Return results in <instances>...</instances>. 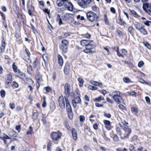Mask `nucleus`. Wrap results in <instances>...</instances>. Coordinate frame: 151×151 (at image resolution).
I'll list each match as a JSON object with an SVG mask.
<instances>
[{
    "label": "nucleus",
    "instance_id": "1",
    "mask_svg": "<svg viewBox=\"0 0 151 151\" xmlns=\"http://www.w3.org/2000/svg\"><path fill=\"white\" fill-rule=\"evenodd\" d=\"M128 124V123L125 121L122 122L121 123H119V126L123 129L121 134H120L121 135V137L122 139L128 138L129 135L131 132V129L127 125Z\"/></svg>",
    "mask_w": 151,
    "mask_h": 151
},
{
    "label": "nucleus",
    "instance_id": "2",
    "mask_svg": "<svg viewBox=\"0 0 151 151\" xmlns=\"http://www.w3.org/2000/svg\"><path fill=\"white\" fill-rule=\"evenodd\" d=\"M114 94L112 97L115 101L117 104H123L124 101L122 97L120 96V92L119 91H115L113 92Z\"/></svg>",
    "mask_w": 151,
    "mask_h": 151
},
{
    "label": "nucleus",
    "instance_id": "3",
    "mask_svg": "<svg viewBox=\"0 0 151 151\" xmlns=\"http://www.w3.org/2000/svg\"><path fill=\"white\" fill-rule=\"evenodd\" d=\"M86 16L88 19L91 22L96 20L98 18L97 14L92 12H87Z\"/></svg>",
    "mask_w": 151,
    "mask_h": 151
},
{
    "label": "nucleus",
    "instance_id": "4",
    "mask_svg": "<svg viewBox=\"0 0 151 151\" xmlns=\"http://www.w3.org/2000/svg\"><path fill=\"white\" fill-rule=\"evenodd\" d=\"M61 136V134L58 131L56 132H53L50 134V137L54 141L55 143V141H57L60 139Z\"/></svg>",
    "mask_w": 151,
    "mask_h": 151
},
{
    "label": "nucleus",
    "instance_id": "5",
    "mask_svg": "<svg viewBox=\"0 0 151 151\" xmlns=\"http://www.w3.org/2000/svg\"><path fill=\"white\" fill-rule=\"evenodd\" d=\"M76 93L77 94L76 96H74L73 99L72 100V103L73 106L76 108L77 106L76 104L80 103L81 102V100L79 97V94L77 91H76Z\"/></svg>",
    "mask_w": 151,
    "mask_h": 151
},
{
    "label": "nucleus",
    "instance_id": "6",
    "mask_svg": "<svg viewBox=\"0 0 151 151\" xmlns=\"http://www.w3.org/2000/svg\"><path fill=\"white\" fill-rule=\"evenodd\" d=\"M70 86L68 83H65L64 85V93L66 97H68L70 96Z\"/></svg>",
    "mask_w": 151,
    "mask_h": 151
},
{
    "label": "nucleus",
    "instance_id": "7",
    "mask_svg": "<svg viewBox=\"0 0 151 151\" xmlns=\"http://www.w3.org/2000/svg\"><path fill=\"white\" fill-rule=\"evenodd\" d=\"M143 8L146 12L151 15V7L150 4L148 3H144Z\"/></svg>",
    "mask_w": 151,
    "mask_h": 151
},
{
    "label": "nucleus",
    "instance_id": "8",
    "mask_svg": "<svg viewBox=\"0 0 151 151\" xmlns=\"http://www.w3.org/2000/svg\"><path fill=\"white\" fill-rule=\"evenodd\" d=\"M58 102L59 105L62 109L65 108V103L64 99L63 96H60L58 99Z\"/></svg>",
    "mask_w": 151,
    "mask_h": 151
},
{
    "label": "nucleus",
    "instance_id": "9",
    "mask_svg": "<svg viewBox=\"0 0 151 151\" xmlns=\"http://www.w3.org/2000/svg\"><path fill=\"white\" fill-rule=\"evenodd\" d=\"M66 103V109L68 113H70L72 112V109L70 102L67 98L65 97Z\"/></svg>",
    "mask_w": 151,
    "mask_h": 151
},
{
    "label": "nucleus",
    "instance_id": "10",
    "mask_svg": "<svg viewBox=\"0 0 151 151\" xmlns=\"http://www.w3.org/2000/svg\"><path fill=\"white\" fill-rule=\"evenodd\" d=\"M65 8L70 11H72L73 9V6L72 4L69 2H67L64 5Z\"/></svg>",
    "mask_w": 151,
    "mask_h": 151
},
{
    "label": "nucleus",
    "instance_id": "11",
    "mask_svg": "<svg viewBox=\"0 0 151 151\" xmlns=\"http://www.w3.org/2000/svg\"><path fill=\"white\" fill-rule=\"evenodd\" d=\"M103 122L105 125V128L108 130H110L111 129L110 122L109 121L104 120H103Z\"/></svg>",
    "mask_w": 151,
    "mask_h": 151
},
{
    "label": "nucleus",
    "instance_id": "12",
    "mask_svg": "<svg viewBox=\"0 0 151 151\" xmlns=\"http://www.w3.org/2000/svg\"><path fill=\"white\" fill-rule=\"evenodd\" d=\"M92 41V40H82L81 41V44L83 46H86L88 44H90Z\"/></svg>",
    "mask_w": 151,
    "mask_h": 151
},
{
    "label": "nucleus",
    "instance_id": "13",
    "mask_svg": "<svg viewBox=\"0 0 151 151\" xmlns=\"http://www.w3.org/2000/svg\"><path fill=\"white\" fill-rule=\"evenodd\" d=\"M12 76L11 75H8L6 79V84L9 86L12 82Z\"/></svg>",
    "mask_w": 151,
    "mask_h": 151
},
{
    "label": "nucleus",
    "instance_id": "14",
    "mask_svg": "<svg viewBox=\"0 0 151 151\" xmlns=\"http://www.w3.org/2000/svg\"><path fill=\"white\" fill-rule=\"evenodd\" d=\"M1 45L0 47L1 53H3L4 51L5 47V41L3 37L1 39Z\"/></svg>",
    "mask_w": 151,
    "mask_h": 151
},
{
    "label": "nucleus",
    "instance_id": "15",
    "mask_svg": "<svg viewBox=\"0 0 151 151\" xmlns=\"http://www.w3.org/2000/svg\"><path fill=\"white\" fill-rule=\"evenodd\" d=\"M71 132L74 139L75 140H76L77 139V135L76 130L75 129L73 128L71 130Z\"/></svg>",
    "mask_w": 151,
    "mask_h": 151
},
{
    "label": "nucleus",
    "instance_id": "16",
    "mask_svg": "<svg viewBox=\"0 0 151 151\" xmlns=\"http://www.w3.org/2000/svg\"><path fill=\"white\" fill-rule=\"evenodd\" d=\"M67 2H65L64 0H57L56 4L58 6L61 7L65 5Z\"/></svg>",
    "mask_w": 151,
    "mask_h": 151
},
{
    "label": "nucleus",
    "instance_id": "17",
    "mask_svg": "<svg viewBox=\"0 0 151 151\" xmlns=\"http://www.w3.org/2000/svg\"><path fill=\"white\" fill-rule=\"evenodd\" d=\"M135 28L137 30H139L143 27V25L141 23L136 22L134 24Z\"/></svg>",
    "mask_w": 151,
    "mask_h": 151
},
{
    "label": "nucleus",
    "instance_id": "18",
    "mask_svg": "<svg viewBox=\"0 0 151 151\" xmlns=\"http://www.w3.org/2000/svg\"><path fill=\"white\" fill-rule=\"evenodd\" d=\"M70 69V65L68 63H66L64 69V73L65 74H68Z\"/></svg>",
    "mask_w": 151,
    "mask_h": 151
},
{
    "label": "nucleus",
    "instance_id": "19",
    "mask_svg": "<svg viewBox=\"0 0 151 151\" xmlns=\"http://www.w3.org/2000/svg\"><path fill=\"white\" fill-rule=\"evenodd\" d=\"M58 61L59 64L61 66L63 64V61L62 57L59 54L58 55Z\"/></svg>",
    "mask_w": 151,
    "mask_h": 151
},
{
    "label": "nucleus",
    "instance_id": "20",
    "mask_svg": "<svg viewBox=\"0 0 151 151\" xmlns=\"http://www.w3.org/2000/svg\"><path fill=\"white\" fill-rule=\"evenodd\" d=\"M145 26L143 27L139 30L140 32L144 35H146L148 34V32L146 29L144 27Z\"/></svg>",
    "mask_w": 151,
    "mask_h": 151
},
{
    "label": "nucleus",
    "instance_id": "21",
    "mask_svg": "<svg viewBox=\"0 0 151 151\" xmlns=\"http://www.w3.org/2000/svg\"><path fill=\"white\" fill-rule=\"evenodd\" d=\"M18 76L23 80H24V78L26 79L25 74L20 71L18 72Z\"/></svg>",
    "mask_w": 151,
    "mask_h": 151
},
{
    "label": "nucleus",
    "instance_id": "22",
    "mask_svg": "<svg viewBox=\"0 0 151 151\" xmlns=\"http://www.w3.org/2000/svg\"><path fill=\"white\" fill-rule=\"evenodd\" d=\"M139 82L143 84H145L147 85H148L151 86V82H146L145 80L141 78H140L139 79Z\"/></svg>",
    "mask_w": 151,
    "mask_h": 151
},
{
    "label": "nucleus",
    "instance_id": "23",
    "mask_svg": "<svg viewBox=\"0 0 151 151\" xmlns=\"http://www.w3.org/2000/svg\"><path fill=\"white\" fill-rule=\"evenodd\" d=\"M90 83L92 84L95 86H101L102 85V83L101 82H99L96 81H90Z\"/></svg>",
    "mask_w": 151,
    "mask_h": 151
},
{
    "label": "nucleus",
    "instance_id": "24",
    "mask_svg": "<svg viewBox=\"0 0 151 151\" xmlns=\"http://www.w3.org/2000/svg\"><path fill=\"white\" fill-rule=\"evenodd\" d=\"M78 4L81 7L83 8H86L87 7V4H85V3H84V2H79L78 3Z\"/></svg>",
    "mask_w": 151,
    "mask_h": 151
},
{
    "label": "nucleus",
    "instance_id": "25",
    "mask_svg": "<svg viewBox=\"0 0 151 151\" xmlns=\"http://www.w3.org/2000/svg\"><path fill=\"white\" fill-rule=\"evenodd\" d=\"M12 68L14 72L17 73L19 71V70L17 69V67L15 64V63L14 62L13 63Z\"/></svg>",
    "mask_w": 151,
    "mask_h": 151
},
{
    "label": "nucleus",
    "instance_id": "26",
    "mask_svg": "<svg viewBox=\"0 0 151 151\" xmlns=\"http://www.w3.org/2000/svg\"><path fill=\"white\" fill-rule=\"evenodd\" d=\"M27 70L28 73L31 75L33 72L32 67L31 65H29L27 68Z\"/></svg>",
    "mask_w": 151,
    "mask_h": 151
},
{
    "label": "nucleus",
    "instance_id": "27",
    "mask_svg": "<svg viewBox=\"0 0 151 151\" xmlns=\"http://www.w3.org/2000/svg\"><path fill=\"white\" fill-rule=\"evenodd\" d=\"M62 45L67 46L68 44V41L66 40H63L62 41Z\"/></svg>",
    "mask_w": 151,
    "mask_h": 151
},
{
    "label": "nucleus",
    "instance_id": "28",
    "mask_svg": "<svg viewBox=\"0 0 151 151\" xmlns=\"http://www.w3.org/2000/svg\"><path fill=\"white\" fill-rule=\"evenodd\" d=\"M104 99V98L101 96H100L99 97L95 99L93 101H95L99 102L102 100Z\"/></svg>",
    "mask_w": 151,
    "mask_h": 151
},
{
    "label": "nucleus",
    "instance_id": "29",
    "mask_svg": "<svg viewBox=\"0 0 151 151\" xmlns=\"http://www.w3.org/2000/svg\"><path fill=\"white\" fill-rule=\"evenodd\" d=\"M94 47V45L89 44L86 46V48L88 50H91V49L93 48Z\"/></svg>",
    "mask_w": 151,
    "mask_h": 151
},
{
    "label": "nucleus",
    "instance_id": "30",
    "mask_svg": "<svg viewBox=\"0 0 151 151\" xmlns=\"http://www.w3.org/2000/svg\"><path fill=\"white\" fill-rule=\"evenodd\" d=\"M128 31L129 33L132 36L134 34V30L132 27H129L128 28Z\"/></svg>",
    "mask_w": 151,
    "mask_h": 151
},
{
    "label": "nucleus",
    "instance_id": "31",
    "mask_svg": "<svg viewBox=\"0 0 151 151\" xmlns=\"http://www.w3.org/2000/svg\"><path fill=\"white\" fill-rule=\"evenodd\" d=\"M131 111L134 114H136L137 112V109L136 107H133L131 108Z\"/></svg>",
    "mask_w": 151,
    "mask_h": 151
},
{
    "label": "nucleus",
    "instance_id": "32",
    "mask_svg": "<svg viewBox=\"0 0 151 151\" xmlns=\"http://www.w3.org/2000/svg\"><path fill=\"white\" fill-rule=\"evenodd\" d=\"M43 102L42 104V106L43 107H45L47 105V104L46 101V98L45 96H44L43 98Z\"/></svg>",
    "mask_w": 151,
    "mask_h": 151
},
{
    "label": "nucleus",
    "instance_id": "33",
    "mask_svg": "<svg viewBox=\"0 0 151 151\" xmlns=\"http://www.w3.org/2000/svg\"><path fill=\"white\" fill-rule=\"evenodd\" d=\"M124 81L126 83H129L131 82L130 79L128 77H124L123 79Z\"/></svg>",
    "mask_w": 151,
    "mask_h": 151
},
{
    "label": "nucleus",
    "instance_id": "34",
    "mask_svg": "<svg viewBox=\"0 0 151 151\" xmlns=\"http://www.w3.org/2000/svg\"><path fill=\"white\" fill-rule=\"evenodd\" d=\"M61 48L63 52L65 53L67 52V46L61 45Z\"/></svg>",
    "mask_w": 151,
    "mask_h": 151
},
{
    "label": "nucleus",
    "instance_id": "35",
    "mask_svg": "<svg viewBox=\"0 0 151 151\" xmlns=\"http://www.w3.org/2000/svg\"><path fill=\"white\" fill-rule=\"evenodd\" d=\"M96 118L95 115H92L90 116L89 117V120L91 122H93L94 121V119Z\"/></svg>",
    "mask_w": 151,
    "mask_h": 151
},
{
    "label": "nucleus",
    "instance_id": "36",
    "mask_svg": "<svg viewBox=\"0 0 151 151\" xmlns=\"http://www.w3.org/2000/svg\"><path fill=\"white\" fill-rule=\"evenodd\" d=\"M38 114L37 113H34L32 116V118L33 119L36 120L38 118Z\"/></svg>",
    "mask_w": 151,
    "mask_h": 151
},
{
    "label": "nucleus",
    "instance_id": "37",
    "mask_svg": "<svg viewBox=\"0 0 151 151\" xmlns=\"http://www.w3.org/2000/svg\"><path fill=\"white\" fill-rule=\"evenodd\" d=\"M32 128L31 126H30L29 128V130L27 132V134H31L32 133Z\"/></svg>",
    "mask_w": 151,
    "mask_h": 151
},
{
    "label": "nucleus",
    "instance_id": "38",
    "mask_svg": "<svg viewBox=\"0 0 151 151\" xmlns=\"http://www.w3.org/2000/svg\"><path fill=\"white\" fill-rule=\"evenodd\" d=\"M78 82L80 83L79 86H83V84L84 82V81L83 80L82 78H78Z\"/></svg>",
    "mask_w": 151,
    "mask_h": 151
},
{
    "label": "nucleus",
    "instance_id": "39",
    "mask_svg": "<svg viewBox=\"0 0 151 151\" xmlns=\"http://www.w3.org/2000/svg\"><path fill=\"white\" fill-rule=\"evenodd\" d=\"M116 33H117L118 35L119 36V37H122L123 36V35L122 34V32L120 30H117L116 31Z\"/></svg>",
    "mask_w": 151,
    "mask_h": 151
},
{
    "label": "nucleus",
    "instance_id": "40",
    "mask_svg": "<svg viewBox=\"0 0 151 151\" xmlns=\"http://www.w3.org/2000/svg\"><path fill=\"white\" fill-rule=\"evenodd\" d=\"M26 83H28L29 82H31L32 80L29 78L26 77V79L24 78L23 80Z\"/></svg>",
    "mask_w": 151,
    "mask_h": 151
},
{
    "label": "nucleus",
    "instance_id": "41",
    "mask_svg": "<svg viewBox=\"0 0 151 151\" xmlns=\"http://www.w3.org/2000/svg\"><path fill=\"white\" fill-rule=\"evenodd\" d=\"M83 52L86 53H93L94 51L86 49L83 50Z\"/></svg>",
    "mask_w": 151,
    "mask_h": 151
},
{
    "label": "nucleus",
    "instance_id": "42",
    "mask_svg": "<svg viewBox=\"0 0 151 151\" xmlns=\"http://www.w3.org/2000/svg\"><path fill=\"white\" fill-rule=\"evenodd\" d=\"M144 64V62H143V61H140L139 62L138 64V66L140 68L143 66Z\"/></svg>",
    "mask_w": 151,
    "mask_h": 151
},
{
    "label": "nucleus",
    "instance_id": "43",
    "mask_svg": "<svg viewBox=\"0 0 151 151\" xmlns=\"http://www.w3.org/2000/svg\"><path fill=\"white\" fill-rule=\"evenodd\" d=\"M143 44L145 45L149 49H150L151 48V47L150 45L147 42H143Z\"/></svg>",
    "mask_w": 151,
    "mask_h": 151
},
{
    "label": "nucleus",
    "instance_id": "44",
    "mask_svg": "<svg viewBox=\"0 0 151 151\" xmlns=\"http://www.w3.org/2000/svg\"><path fill=\"white\" fill-rule=\"evenodd\" d=\"M0 139H10V138L6 135H5L4 137L0 136Z\"/></svg>",
    "mask_w": 151,
    "mask_h": 151
},
{
    "label": "nucleus",
    "instance_id": "45",
    "mask_svg": "<svg viewBox=\"0 0 151 151\" xmlns=\"http://www.w3.org/2000/svg\"><path fill=\"white\" fill-rule=\"evenodd\" d=\"M0 93L1 96L2 97L4 98L5 96L6 93L5 91L3 90H2L1 91Z\"/></svg>",
    "mask_w": 151,
    "mask_h": 151
},
{
    "label": "nucleus",
    "instance_id": "46",
    "mask_svg": "<svg viewBox=\"0 0 151 151\" xmlns=\"http://www.w3.org/2000/svg\"><path fill=\"white\" fill-rule=\"evenodd\" d=\"M45 89L46 91L47 92H50L52 90L51 88L49 86H47L45 87Z\"/></svg>",
    "mask_w": 151,
    "mask_h": 151
},
{
    "label": "nucleus",
    "instance_id": "47",
    "mask_svg": "<svg viewBox=\"0 0 151 151\" xmlns=\"http://www.w3.org/2000/svg\"><path fill=\"white\" fill-rule=\"evenodd\" d=\"M145 99L147 104H150V98L148 96H146L145 97Z\"/></svg>",
    "mask_w": 151,
    "mask_h": 151
},
{
    "label": "nucleus",
    "instance_id": "48",
    "mask_svg": "<svg viewBox=\"0 0 151 151\" xmlns=\"http://www.w3.org/2000/svg\"><path fill=\"white\" fill-rule=\"evenodd\" d=\"M83 37L87 38H89L91 37V35L88 33H87L85 34H83Z\"/></svg>",
    "mask_w": 151,
    "mask_h": 151
},
{
    "label": "nucleus",
    "instance_id": "49",
    "mask_svg": "<svg viewBox=\"0 0 151 151\" xmlns=\"http://www.w3.org/2000/svg\"><path fill=\"white\" fill-rule=\"evenodd\" d=\"M129 149L130 151H135L134 147L132 145H130Z\"/></svg>",
    "mask_w": 151,
    "mask_h": 151
},
{
    "label": "nucleus",
    "instance_id": "50",
    "mask_svg": "<svg viewBox=\"0 0 151 151\" xmlns=\"http://www.w3.org/2000/svg\"><path fill=\"white\" fill-rule=\"evenodd\" d=\"M85 119V117L84 116L81 115L80 116V120L81 122H83Z\"/></svg>",
    "mask_w": 151,
    "mask_h": 151
},
{
    "label": "nucleus",
    "instance_id": "51",
    "mask_svg": "<svg viewBox=\"0 0 151 151\" xmlns=\"http://www.w3.org/2000/svg\"><path fill=\"white\" fill-rule=\"evenodd\" d=\"M89 88L92 90H95L97 89V88L95 86H90Z\"/></svg>",
    "mask_w": 151,
    "mask_h": 151
},
{
    "label": "nucleus",
    "instance_id": "52",
    "mask_svg": "<svg viewBox=\"0 0 151 151\" xmlns=\"http://www.w3.org/2000/svg\"><path fill=\"white\" fill-rule=\"evenodd\" d=\"M9 106L11 109H13L15 108V104L14 103H10L9 104Z\"/></svg>",
    "mask_w": 151,
    "mask_h": 151
},
{
    "label": "nucleus",
    "instance_id": "53",
    "mask_svg": "<svg viewBox=\"0 0 151 151\" xmlns=\"http://www.w3.org/2000/svg\"><path fill=\"white\" fill-rule=\"evenodd\" d=\"M82 1L88 4L91 2V0H82Z\"/></svg>",
    "mask_w": 151,
    "mask_h": 151
},
{
    "label": "nucleus",
    "instance_id": "54",
    "mask_svg": "<svg viewBox=\"0 0 151 151\" xmlns=\"http://www.w3.org/2000/svg\"><path fill=\"white\" fill-rule=\"evenodd\" d=\"M93 10L94 11H96L98 10V8L96 6L94 5L92 7Z\"/></svg>",
    "mask_w": 151,
    "mask_h": 151
},
{
    "label": "nucleus",
    "instance_id": "55",
    "mask_svg": "<svg viewBox=\"0 0 151 151\" xmlns=\"http://www.w3.org/2000/svg\"><path fill=\"white\" fill-rule=\"evenodd\" d=\"M16 129L19 132L20 131L21 129V127L20 125H17L16 127Z\"/></svg>",
    "mask_w": 151,
    "mask_h": 151
},
{
    "label": "nucleus",
    "instance_id": "56",
    "mask_svg": "<svg viewBox=\"0 0 151 151\" xmlns=\"http://www.w3.org/2000/svg\"><path fill=\"white\" fill-rule=\"evenodd\" d=\"M144 23L145 25L149 26L150 25V23H151V22L149 21H147L145 22H144Z\"/></svg>",
    "mask_w": 151,
    "mask_h": 151
},
{
    "label": "nucleus",
    "instance_id": "57",
    "mask_svg": "<svg viewBox=\"0 0 151 151\" xmlns=\"http://www.w3.org/2000/svg\"><path fill=\"white\" fill-rule=\"evenodd\" d=\"M84 99L86 101H89V97L86 95L84 96Z\"/></svg>",
    "mask_w": 151,
    "mask_h": 151
},
{
    "label": "nucleus",
    "instance_id": "58",
    "mask_svg": "<svg viewBox=\"0 0 151 151\" xmlns=\"http://www.w3.org/2000/svg\"><path fill=\"white\" fill-rule=\"evenodd\" d=\"M71 34L70 32H66L64 33V35L65 37H67L68 36H70Z\"/></svg>",
    "mask_w": 151,
    "mask_h": 151
},
{
    "label": "nucleus",
    "instance_id": "59",
    "mask_svg": "<svg viewBox=\"0 0 151 151\" xmlns=\"http://www.w3.org/2000/svg\"><path fill=\"white\" fill-rule=\"evenodd\" d=\"M52 143L51 142H49L47 145V150H50V147Z\"/></svg>",
    "mask_w": 151,
    "mask_h": 151
},
{
    "label": "nucleus",
    "instance_id": "60",
    "mask_svg": "<svg viewBox=\"0 0 151 151\" xmlns=\"http://www.w3.org/2000/svg\"><path fill=\"white\" fill-rule=\"evenodd\" d=\"M13 85L16 88H17L18 86V84L16 82H13Z\"/></svg>",
    "mask_w": 151,
    "mask_h": 151
},
{
    "label": "nucleus",
    "instance_id": "61",
    "mask_svg": "<svg viewBox=\"0 0 151 151\" xmlns=\"http://www.w3.org/2000/svg\"><path fill=\"white\" fill-rule=\"evenodd\" d=\"M119 108L121 109H124L125 108V107L122 104H119Z\"/></svg>",
    "mask_w": 151,
    "mask_h": 151
},
{
    "label": "nucleus",
    "instance_id": "62",
    "mask_svg": "<svg viewBox=\"0 0 151 151\" xmlns=\"http://www.w3.org/2000/svg\"><path fill=\"white\" fill-rule=\"evenodd\" d=\"M93 128L95 130H96L98 128V126L97 124H95L93 125Z\"/></svg>",
    "mask_w": 151,
    "mask_h": 151
},
{
    "label": "nucleus",
    "instance_id": "63",
    "mask_svg": "<svg viewBox=\"0 0 151 151\" xmlns=\"http://www.w3.org/2000/svg\"><path fill=\"white\" fill-rule=\"evenodd\" d=\"M43 11L44 12L47 14H49L50 13V11L47 9H45Z\"/></svg>",
    "mask_w": 151,
    "mask_h": 151
},
{
    "label": "nucleus",
    "instance_id": "64",
    "mask_svg": "<svg viewBox=\"0 0 151 151\" xmlns=\"http://www.w3.org/2000/svg\"><path fill=\"white\" fill-rule=\"evenodd\" d=\"M131 12L133 14H134L136 16H137L138 15L137 13L134 10H132L131 11Z\"/></svg>",
    "mask_w": 151,
    "mask_h": 151
}]
</instances>
